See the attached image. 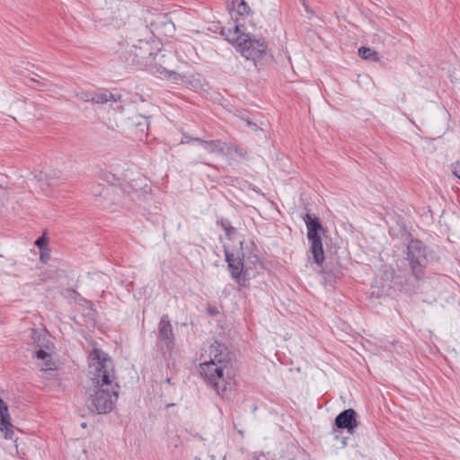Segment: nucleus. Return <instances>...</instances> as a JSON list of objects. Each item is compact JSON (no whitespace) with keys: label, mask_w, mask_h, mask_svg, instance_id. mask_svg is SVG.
<instances>
[{"label":"nucleus","mask_w":460,"mask_h":460,"mask_svg":"<svg viewBox=\"0 0 460 460\" xmlns=\"http://www.w3.org/2000/svg\"><path fill=\"white\" fill-rule=\"evenodd\" d=\"M88 360L93 387L87 391L86 406L93 413H109L115 407L119 394L113 362L105 352L98 349H93Z\"/></svg>","instance_id":"1"},{"label":"nucleus","mask_w":460,"mask_h":460,"mask_svg":"<svg viewBox=\"0 0 460 460\" xmlns=\"http://www.w3.org/2000/svg\"><path fill=\"white\" fill-rule=\"evenodd\" d=\"M201 358L204 362L199 364V373L205 382L212 387L218 395L224 396L232 378L227 372L230 358L225 345L214 341L203 349Z\"/></svg>","instance_id":"2"},{"label":"nucleus","mask_w":460,"mask_h":460,"mask_svg":"<svg viewBox=\"0 0 460 460\" xmlns=\"http://www.w3.org/2000/svg\"><path fill=\"white\" fill-rule=\"evenodd\" d=\"M148 58L146 69L152 75L177 84L187 82V76L178 71V60L172 52L158 49Z\"/></svg>","instance_id":"3"},{"label":"nucleus","mask_w":460,"mask_h":460,"mask_svg":"<svg viewBox=\"0 0 460 460\" xmlns=\"http://www.w3.org/2000/svg\"><path fill=\"white\" fill-rule=\"evenodd\" d=\"M429 250L427 245L419 239H411L407 244L405 261L415 279L420 280L425 276L428 265Z\"/></svg>","instance_id":"4"},{"label":"nucleus","mask_w":460,"mask_h":460,"mask_svg":"<svg viewBox=\"0 0 460 460\" xmlns=\"http://www.w3.org/2000/svg\"><path fill=\"white\" fill-rule=\"evenodd\" d=\"M229 40H235L237 49L247 59L256 62L266 53L267 44L264 40H252L248 35L240 32L239 26L234 27L233 36Z\"/></svg>","instance_id":"5"},{"label":"nucleus","mask_w":460,"mask_h":460,"mask_svg":"<svg viewBox=\"0 0 460 460\" xmlns=\"http://www.w3.org/2000/svg\"><path fill=\"white\" fill-rule=\"evenodd\" d=\"M303 218L306 225L307 239L311 244L310 252L314 261L318 266H322L324 261V253L321 234L324 233V229L314 215L307 213Z\"/></svg>","instance_id":"6"},{"label":"nucleus","mask_w":460,"mask_h":460,"mask_svg":"<svg viewBox=\"0 0 460 460\" xmlns=\"http://www.w3.org/2000/svg\"><path fill=\"white\" fill-rule=\"evenodd\" d=\"M196 142V146L193 149L197 160L193 161L192 164H198L199 162L203 163V154H222L224 153V143L220 140H205L202 138H192ZM205 164H207L205 163Z\"/></svg>","instance_id":"7"},{"label":"nucleus","mask_w":460,"mask_h":460,"mask_svg":"<svg viewBox=\"0 0 460 460\" xmlns=\"http://www.w3.org/2000/svg\"><path fill=\"white\" fill-rule=\"evenodd\" d=\"M158 339L168 351L171 352L174 349V334L167 314H164L158 323Z\"/></svg>","instance_id":"8"},{"label":"nucleus","mask_w":460,"mask_h":460,"mask_svg":"<svg viewBox=\"0 0 460 460\" xmlns=\"http://www.w3.org/2000/svg\"><path fill=\"white\" fill-rule=\"evenodd\" d=\"M357 412L353 409H347L339 413L335 418V425L338 429H347L353 434L354 429L358 426Z\"/></svg>","instance_id":"9"},{"label":"nucleus","mask_w":460,"mask_h":460,"mask_svg":"<svg viewBox=\"0 0 460 460\" xmlns=\"http://www.w3.org/2000/svg\"><path fill=\"white\" fill-rule=\"evenodd\" d=\"M225 253H226V261L228 264V269H229L231 277L239 285H243L242 282L244 281V279L242 278V274H243V259L239 255H237L235 257L234 253H231L228 251H226Z\"/></svg>","instance_id":"10"},{"label":"nucleus","mask_w":460,"mask_h":460,"mask_svg":"<svg viewBox=\"0 0 460 460\" xmlns=\"http://www.w3.org/2000/svg\"><path fill=\"white\" fill-rule=\"evenodd\" d=\"M0 430L4 434L6 439H13L14 437L13 425L10 421V415L6 403L0 398Z\"/></svg>","instance_id":"11"},{"label":"nucleus","mask_w":460,"mask_h":460,"mask_svg":"<svg viewBox=\"0 0 460 460\" xmlns=\"http://www.w3.org/2000/svg\"><path fill=\"white\" fill-rule=\"evenodd\" d=\"M152 46L148 41L139 40V46L135 47L133 53L134 62L137 66L144 67L146 69V60L148 58L154 57L155 52H152Z\"/></svg>","instance_id":"12"},{"label":"nucleus","mask_w":460,"mask_h":460,"mask_svg":"<svg viewBox=\"0 0 460 460\" xmlns=\"http://www.w3.org/2000/svg\"><path fill=\"white\" fill-rule=\"evenodd\" d=\"M119 167V164L111 165V171L104 175V179L112 184H121L122 181H129L130 178L128 173V166L126 164H124L122 170H120Z\"/></svg>","instance_id":"13"},{"label":"nucleus","mask_w":460,"mask_h":460,"mask_svg":"<svg viewBox=\"0 0 460 460\" xmlns=\"http://www.w3.org/2000/svg\"><path fill=\"white\" fill-rule=\"evenodd\" d=\"M93 102L103 104L108 102H116V98L111 93H109L108 91H102L99 93L93 92Z\"/></svg>","instance_id":"14"},{"label":"nucleus","mask_w":460,"mask_h":460,"mask_svg":"<svg viewBox=\"0 0 460 460\" xmlns=\"http://www.w3.org/2000/svg\"><path fill=\"white\" fill-rule=\"evenodd\" d=\"M358 56L365 59L377 62L379 60V55L376 51L370 48L361 47L358 49Z\"/></svg>","instance_id":"15"},{"label":"nucleus","mask_w":460,"mask_h":460,"mask_svg":"<svg viewBox=\"0 0 460 460\" xmlns=\"http://www.w3.org/2000/svg\"><path fill=\"white\" fill-rule=\"evenodd\" d=\"M217 225L220 226L225 231L226 235L228 239H232L235 234V228L232 226L231 223L227 219L220 218L217 219Z\"/></svg>","instance_id":"16"},{"label":"nucleus","mask_w":460,"mask_h":460,"mask_svg":"<svg viewBox=\"0 0 460 460\" xmlns=\"http://www.w3.org/2000/svg\"><path fill=\"white\" fill-rule=\"evenodd\" d=\"M36 356L38 358L45 360V367H42V370L54 369V363L51 361V357L48 352L43 349H39Z\"/></svg>","instance_id":"17"},{"label":"nucleus","mask_w":460,"mask_h":460,"mask_svg":"<svg viewBox=\"0 0 460 460\" xmlns=\"http://www.w3.org/2000/svg\"><path fill=\"white\" fill-rule=\"evenodd\" d=\"M233 8L240 14L249 13L250 7L244 0H232Z\"/></svg>","instance_id":"18"},{"label":"nucleus","mask_w":460,"mask_h":460,"mask_svg":"<svg viewBox=\"0 0 460 460\" xmlns=\"http://www.w3.org/2000/svg\"><path fill=\"white\" fill-rule=\"evenodd\" d=\"M93 92H78L76 93V97L83 102H93Z\"/></svg>","instance_id":"19"},{"label":"nucleus","mask_w":460,"mask_h":460,"mask_svg":"<svg viewBox=\"0 0 460 460\" xmlns=\"http://www.w3.org/2000/svg\"><path fill=\"white\" fill-rule=\"evenodd\" d=\"M30 81L32 83H35L37 84V86L40 88L47 89V88H49L50 86H52V83L46 79L38 80L36 78H30Z\"/></svg>","instance_id":"20"},{"label":"nucleus","mask_w":460,"mask_h":460,"mask_svg":"<svg viewBox=\"0 0 460 460\" xmlns=\"http://www.w3.org/2000/svg\"><path fill=\"white\" fill-rule=\"evenodd\" d=\"M39 181H46L48 185H50L51 176L45 172H40L38 175H35Z\"/></svg>","instance_id":"21"},{"label":"nucleus","mask_w":460,"mask_h":460,"mask_svg":"<svg viewBox=\"0 0 460 460\" xmlns=\"http://www.w3.org/2000/svg\"><path fill=\"white\" fill-rule=\"evenodd\" d=\"M35 245L40 248V250L46 249L47 246V239L45 236H40L35 241Z\"/></svg>","instance_id":"22"},{"label":"nucleus","mask_w":460,"mask_h":460,"mask_svg":"<svg viewBox=\"0 0 460 460\" xmlns=\"http://www.w3.org/2000/svg\"><path fill=\"white\" fill-rule=\"evenodd\" d=\"M248 460H268V456L264 453H253Z\"/></svg>","instance_id":"23"},{"label":"nucleus","mask_w":460,"mask_h":460,"mask_svg":"<svg viewBox=\"0 0 460 460\" xmlns=\"http://www.w3.org/2000/svg\"><path fill=\"white\" fill-rule=\"evenodd\" d=\"M452 172L460 180V163L452 164Z\"/></svg>","instance_id":"24"},{"label":"nucleus","mask_w":460,"mask_h":460,"mask_svg":"<svg viewBox=\"0 0 460 460\" xmlns=\"http://www.w3.org/2000/svg\"><path fill=\"white\" fill-rule=\"evenodd\" d=\"M49 254V250L47 249H44V250H40V260L45 261L48 260Z\"/></svg>","instance_id":"25"},{"label":"nucleus","mask_w":460,"mask_h":460,"mask_svg":"<svg viewBox=\"0 0 460 460\" xmlns=\"http://www.w3.org/2000/svg\"><path fill=\"white\" fill-rule=\"evenodd\" d=\"M191 137L183 135L181 144H190V143H196L193 139H191Z\"/></svg>","instance_id":"26"},{"label":"nucleus","mask_w":460,"mask_h":460,"mask_svg":"<svg viewBox=\"0 0 460 460\" xmlns=\"http://www.w3.org/2000/svg\"><path fill=\"white\" fill-rule=\"evenodd\" d=\"M247 125L250 127L253 126L254 128H256V124L252 123L250 120H247Z\"/></svg>","instance_id":"27"},{"label":"nucleus","mask_w":460,"mask_h":460,"mask_svg":"<svg viewBox=\"0 0 460 460\" xmlns=\"http://www.w3.org/2000/svg\"><path fill=\"white\" fill-rule=\"evenodd\" d=\"M216 312H217V311H216V310H214V309H210V310H209V314H216Z\"/></svg>","instance_id":"28"},{"label":"nucleus","mask_w":460,"mask_h":460,"mask_svg":"<svg viewBox=\"0 0 460 460\" xmlns=\"http://www.w3.org/2000/svg\"><path fill=\"white\" fill-rule=\"evenodd\" d=\"M81 426H82L83 428H85V427H86V423H84H84H82V424H81Z\"/></svg>","instance_id":"29"}]
</instances>
